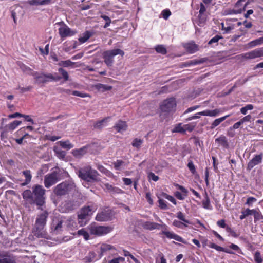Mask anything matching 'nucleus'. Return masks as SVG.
<instances>
[{
  "label": "nucleus",
  "mask_w": 263,
  "mask_h": 263,
  "mask_svg": "<svg viewBox=\"0 0 263 263\" xmlns=\"http://www.w3.org/2000/svg\"><path fill=\"white\" fill-rule=\"evenodd\" d=\"M161 14L165 20H167L168 17L171 15V12L168 9L164 10L162 11Z\"/></svg>",
  "instance_id": "obj_60"
},
{
  "label": "nucleus",
  "mask_w": 263,
  "mask_h": 263,
  "mask_svg": "<svg viewBox=\"0 0 263 263\" xmlns=\"http://www.w3.org/2000/svg\"><path fill=\"white\" fill-rule=\"evenodd\" d=\"M216 141H218L220 143L223 145H227V140L224 136H221L219 138L216 139Z\"/></svg>",
  "instance_id": "obj_62"
},
{
  "label": "nucleus",
  "mask_w": 263,
  "mask_h": 263,
  "mask_svg": "<svg viewBox=\"0 0 263 263\" xmlns=\"http://www.w3.org/2000/svg\"><path fill=\"white\" fill-rule=\"evenodd\" d=\"M65 205L67 206L66 212H68L74 209V205L72 204V202L70 201H68L65 202Z\"/></svg>",
  "instance_id": "obj_61"
},
{
  "label": "nucleus",
  "mask_w": 263,
  "mask_h": 263,
  "mask_svg": "<svg viewBox=\"0 0 263 263\" xmlns=\"http://www.w3.org/2000/svg\"><path fill=\"white\" fill-rule=\"evenodd\" d=\"M91 36V33L90 32L86 31L82 34V36L79 38V41L81 43H84L86 42Z\"/></svg>",
  "instance_id": "obj_35"
},
{
  "label": "nucleus",
  "mask_w": 263,
  "mask_h": 263,
  "mask_svg": "<svg viewBox=\"0 0 263 263\" xmlns=\"http://www.w3.org/2000/svg\"><path fill=\"white\" fill-rule=\"evenodd\" d=\"M206 21V16L204 14H200L198 16L196 23L199 26H203Z\"/></svg>",
  "instance_id": "obj_32"
},
{
  "label": "nucleus",
  "mask_w": 263,
  "mask_h": 263,
  "mask_svg": "<svg viewBox=\"0 0 263 263\" xmlns=\"http://www.w3.org/2000/svg\"><path fill=\"white\" fill-rule=\"evenodd\" d=\"M202 205H203V207L204 209H209V210L212 209V206L210 204V199L208 197L206 194H205V199L203 200L202 201Z\"/></svg>",
  "instance_id": "obj_39"
},
{
  "label": "nucleus",
  "mask_w": 263,
  "mask_h": 263,
  "mask_svg": "<svg viewBox=\"0 0 263 263\" xmlns=\"http://www.w3.org/2000/svg\"><path fill=\"white\" fill-rule=\"evenodd\" d=\"M162 234H164L168 238L173 239L175 233L170 231H163Z\"/></svg>",
  "instance_id": "obj_63"
},
{
  "label": "nucleus",
  "mask_w": 263,
  "mask_h": 263,
  "mask_svg": "<svg viewBox=\"0 0 263 263\" xmlns=\"http://www.w3.org/2000/svg\"><path fill=\"white\" fill-rule=\"evenodd\" d=\"M64 220L62 218V217H55L53 218L52 223H51V228L54 231L59 232L61 230L62 228V223Z\"/></svg>",
  "instance_id": "obj_14"
},
{
  "label": "nucleus",
  "mask_w": 263,
  "mask_h": 263,
  "mask_svg": "<svg viewBox=\"0 0 263 263\" xmlns=\"http://www.w3.org/2000/svg\"><path fill=\"white\" fill-rule=\"evenodd\" d=\"M201 63H202V62L200 61L194 60L189 61H187V62H185L184 63V65L185 67H189L191 65H197V64Z\"/></svg>",
  "instance_id": "obj_51"
},
{
  "label": "nucleus",
  "mask_w": 263,
  "mask_h": 263,
  "mask_svg": "<svg viewBox=\"0 0 263 263\" xmlns=\"http://www.w3.org/2000/svg\"><path fill=\"white\" fill-rule=\"evenodd\" d=\"M254 260L257 263H262L263 260L259 252H256L254 254Z\"/></svg>",
  "instance_id": "obj_55"
},
{
  "label": "nucleus",
  "mask_w": 263,
  "mask_h": 263,
  "mask_svg": "<svg viewBox=\"0 0 263 263\" xmlns=\"http://www.w3.org/2000/svg\"><path fill=\"white\" fill-rule=\"evenodd\" d=\"M176 107V102L174 98H169L164 100L160 105V109L161 113L160 114V117L161 119H164L163 114L165 115L166 114L173 112L175 110Z\"/></svg>",
  "instance_id": "obj_8"
},
{
  "label": "nucleus",
  "mask_w": 263,
  "mask_h": 263,
  "mask_svg": "<svg viewBox=\"0 0 263 263\" xmlns=\"http://www.w3.org/2000/svg\"><path fill=\"white\" fill-rule=\"evenodd\" d=\"M32 190L34 203L38 206V209L43 210V206L45 203V189L41 185L35 184L32 186Z\"/></svg>",
  "instance_id": "obj_2"
},
{
  "label": "nucleus",
  "mask_w": 263,
  "mask_h": 263,
  "mask_svg": "<svg viewBox=\"0 0 263 263\" xmlns=\"http://www.w3.org/2000/svg\"><path fill=\"white\" fill-rule=\"evenodd\" d=\"M19 66L22 71L26 74L32 75L34 77V74L36 73V72L23 63H19Z\"/></svg>",
  "instance_id": "obj_26"
},
{
  "label": "nucleus",
  "mask_w": 263,
  "mask_h": 263,
  "mask_svg": "<svg viewBox=\"0 0 263 263\" xmlns=\"http://www.w3.org/2000/svg\"><path fill=\"white\" fill-rule=\"evenodd\" d=\"M183 126H184L183 128L184 129L185 132L186 131L192 132L194 129V128L196 126V124L191 123V124H184V125H183Z\"/></svg>",
  "instance_id": "obj_52"
},
{
  "label": "nucleus",
  "mask_w": 263,
  "mask_h": 263,
  "mask_svg": "<svg viewBox=\"0 0 263 263\" xmlns=\"http://www.w3.org/2000/svg\"><path fill=\"white\" fill-rule=\"evenodd\" d=\"M159 206L160 209L163 210L167 209L168 207L166 204V202L165 200L162 199H159L158 200Z\"/></svg>",
  "instance_id": "obj_54"
},
{
  "label": "nucleus",
  "mask_w": 263,
  "mask_h": 263,
  "mask_svg": "<svg viewBox=\"0 0 263 263\" xmlns=\"http://www.w3.org/2000/svg\"><path fill=\"white\" fill-rule=\"evenodd\" d=\"M114 128L117 131V132L122 133L126 130L127 128V125L126 122L120 120L116 123Z\"/></svg>",
  "instance_id": "obj_20"
},
{
  "label": "nucleus",
  "mask_w": 263,
  "mask_h": 263,
  "mask_svg": "<svg viewBox=\"0 0 263 263\" xmlns=\"http://www.w3.org/2000/svg\"><path fill=\"white\" fill-rule=\"evenodd\" d=\"M125 258L122 257H119L117 258H114L109 261V263H120L124 262Z\"/></svg>",
  "instance_id": "obj_57"
},
{
  "label": "nucleus",
  "mask_w": 263,
  "mask_h": 263,
  "mask_svg": "<svg viewBox=\"0 0 263 263\" xmlns=\"http://www.w3.org/2000/svg\"><path fill=\"white\" fill-rule=\"evenodd\" d=\"M34 78L36 80L35 82L40 84L51 81H58L61 79V77L59 76L56 73L54 74L45 73H39L36 72V73L34 74Z\"/></svg>",
  "instance_id": "obj_6"
},
{
  "label": "nucleus",
  "mask_w": 263,
  "mask_h": 263,
  "mask_svg": "<svg viewBox=\"0 0 263 263\" xmlns=\"http://www.w3.org/2000/svg\"><path fill=\"white\" fill-rule=\"evenodd\" d=\"M118 54L123 57L124 52L120 49H114L104 51L103 53V58L104 59L105 63L108 66H111L114 62V58Z\"/></svg>",
  "instance_id": "obj_7"
},
{
  "label": "nucleus",
  "mask_w": 263,
  "mask_h": 263,
  "mask_svg": "<svg viewBox=\"0 0 263 263\" xmlns=\"http://www.w3.org/2000/svg\"><path fill=\"white\" fill-rule=\"evenodd\" d=\"M0 263H16L13 257L8 255V253L0 250Z\"/></svg>",
  "instance_id": "obj_16"
},
{
  "label": "nucleus",
  "mask_w": 263,
  "mask_h": 263,
  "mask_svg": "<svg viewBox=\"0 0 263 263\" xmlns=\"http://www.w3.org/2000/svg\"><path fill=\"white\" fill-rule=\"evenodd\" d=\"M221 111L219 109H215L214 110H205L202 111L201 114L203 116H210V117H216L219 115Z\"/></svg>",
  "instance_id": "obj_25"
},
{
  "label": "nucleus",
  "mask_w": 263,
  "mask_h": 263,
  "mask_svg": "<svg viewBox=\"0 0 263 263\" xmlns=\"http://www.w3.org/2000/svg\"><path fill=\"white\" fill-rule=\"evenodd\" d=\"M87 146H84L82 148L73 150L72 153L76 158H81L87 152Z\"/></svg>",
  "instance_id": "obj_21"
},
{
  "label": "nucleus",
  "mask_w": 263,
  "mask_h": 263,
  "mask_svg": "<svg viewBox=\"0 0 263 263\" xmlns=\"http://www.w3.org/2000/svg\"><path fill=\"white\" fill-rule=\"evenodd\" d=\"M22 196L28 203L30 204H35L33 198V192L30 190H26L22 193Z\"/></svg>",
  "instance_id": "obj_19"
},
{
  "label": "nucleus",
  "mask_w": 263,
  "mask_h": 263,
  "mask_svg": "<svg viewBox=\"0 0 263 263\" xmlns=\"http://www.w3.org/2000/svg\"><path fill=\"white\" fill-rule=\"evenodd\" d=\"M21 123L22 122L21 121H14L13 122L10 123L8 125V128L9 129L13 130L15 129L19 125H20Z\"/></svg>",
  "instance_id": "obj_46"
},
{
  "label": "nucleus",
  "mask_w": 263,
  "mask_h": 263,
  "mask_svg": "<svg viewBox=\"0 0 263 263\" xmlns=\"http://www.w3.org/2000/svg\"><path fill=\"white\" fill-rule=\"evenodd\" d=\"M173 226L176 227L178 228L183 229L184 227H186L187 225L186 223H183L181 221H178L177 220H174L172 223Z\"/></svg>",
  "instance_id": "obj_44"
},
{
  "label": "nucleus",
  "mask_w": 263,
  "mask_h": 263,
  "mask_svg": "<svg viewBox=\"0 0 263 263\" xmlns=\"http://www.w3.org/2000/svg\"><path fill=\"white\" fill-rule=\"evenodd\" d=\"M253 108L254 107L253 105L248 104L240 109V112L243 115H246L248 110H252L253 109Z\"/></svg>",
  "instance_id": "obj_49"
},
{
  "label": "nucleus",
  "mask_w": 263,
  "mask_h": 263,
  "mask_svg": "<svg viewBox=\"0 0 263 263\" xmlns=\"http://www.w3.org/2000/svg\"><path fill=\"white\" fill-rule=\"evenodd\" d=\"M77 234L79 235L83 236L84 238L87 240L89 239V234L84 229H82L77 232Z\"/></svg>",
  "instance_id": "obj_41"
},
{
  "label": "nucleus",
  "mask_w": 263,
  "mask_h": 263,
  "mask_svg": "<svg viewBox=\"0 0 263 263\" xmlns=\"http://www.w3.org/2000/svg\"><path fill=\"white\" fill-rule=\"evenodd\" d=\"M66 227L69 229H72L76 227V223L71 218H69L65 222Z\"/></svg>",
  "instance_id": "obj_40"
},
{
  "label": "nucleus",
  "mask_w": 263,
  "mask_h": 263,
  "mask_svg": "<svg viewBox=\"0 0 263 263\" xmlns=\"http://www.w3.org/2000/svg\"><path fill=\"white\" fill-rule=\"evenodd\" d=\"M58 143L60 144V146L63 148L67 149H70L73 147V145L70 143L69 141H59Z\"/></svg>",
  "instance_id": "obj_37"
},
{
  "label": "nucleus",
  "mask_w": 263,
  "mask_h": 263,
  "mask_svg": "<svg viewBox=\"0 0 263 263\" xmlns=\"http://www.w3.org/2000/svg\"><path fill=\"white\" fill-rule=\"evenodd\" d=\"M222 38V36L221 35H215L209 41L208 44L212 45L213 43H217L220 39H221Z\"/></svg>",
  "instance_id": "obj_53"
},
{
  "label": "nucleus",
  "mask_w": 263,
  "mask_h": 263,
  "mask_svg": "<svg viewBox=\"0 0 263 263\" xmlns=\"http://www.w3.org/2000/svg\"><path fill=\"white\" fill-rule=\"evenodd\" d=\"M59 72L61 73L62 75L63 78L64 79L65 81H67L69 79V75L68 72L63 68H60L58 69Z\"/></svg>",
  "instance_id": "obj_48"
},
{
  "label": "nucleus",
  "mask_w": 263,
  "mask_h": 263,
  "mask_svg": "<svg viewBox=\"0 0 263 263\" xmlns=\"http://www.w3.org/2000/svg\"><path fill=\"white\" fill-rule=\"evenodd\" d=\"M60 179L59 173L57 171H54L44 176V184L46 188H49L57 183Z\"/></svg>",
  "instance_id": "obj_10"
},
{
  "label": "nucleus",
  "mask_w": 263,
  "mask_h": 263,
  "mask_svg": "<svg viewBox=\"0 0 263 263\" xmlns=\"http://www.w3.org/2000/svg\"><path fill=\"white\" fill-rule=\"evenodd\" d=\"M76 63L71 61L69 60H65V61H61L59 63L58 65L61 66H63L64 67H73V65Z\"/></svg>",
  "instance_id": "obj_36"
},
{
  "label": "nucleus",
  "mask_w": 263,
  "mask_h": 263,
  "mask_svg": "<svg viewBox=\"0 0 263 263\" xmlns=\"http://www.w3.org/2000/svg\"><path fill=\"white\" fill-rule=\"evenodd\" d=\"M262 154L255 155L248 163L247 169L252 170L255 166L260 164L262 161Z\"/></svg>",
  "instance_id": "obj_15"
},
{
  "label": "nucleus",
  "mask_w": 263,
  "mask_h": 263,
  "mask_svg": "<svg viewBox=\"0 0 263 263\" xmlns=\"http://www.w3.org/2000/svg\"><path fill=\"white\" fill-rule=\"evenodd\" d=\"M238 57L247 60L261 58L263 57V47L256 48L249 52L241 54Z\"/></svg>",
  "instance_id": "obj_11"
},
{
  "label": "nucleus",
  "mask_w": 263,
  "mask_h": 263,
  "mask_svg": "<svg viewBox=\"0 0 263 263\" xmlns=\"http://www.w3.org/2000/svg\"><path fill=\"white\" fill-rule=\"evenodd\" d=\"M176 216L179 219H180V220L183 221L184 222H185L186 223L190 224L191 223L189 220L185 219V216L181 212H178L177 213Z\"/></svg>",
  "instance_id": "obj_50"
},
{
  "label": "nucleus",
  "mask_w": 263,
  "mask_h": 263,
  "mask_svg": "<svg viewBox=\"0 0 263 263\" xmlns=\"http://www.w3.org/2000/svg\"><path fill=\"white\" fill-rule=\"evenodd\" d=\"M263 44V36L252 41L245 45L247 49L251 48Z\"/></svg>",
  "instance_id": "obj_22"
},
{
  "label": "nucleus",
  "mask_w": 263,
  "mask_h": 263,
  "mask_svg": "<svg viewBox=\"0 0 263 263\" xmlns=\"http://www.w3.org/2000/svg\"><path fill=\"white\" fill-rule=\"evenodd\" d=\"M76 187L75 184L71 181H64L58 184L53 190L57 196H63L68 194Z\"/></svg>",
  "instance_id": "obj_5"
},
{
  "label": "nucleus",
  "mask_w": 263,
  "mask_h": 263,
  "mask_svg": "<svg viewBox=\"0 0 263 263\" xmlns=\"http://www.w3.org/2000/svg\"><path fill=\"white\" fill-rule=\"evenodd\" d=\"M116 249L113 246L109 244L103 243L100 247V251L101 254H103L108 251H115Z\"/></svg>",
  "instance_id": "obj_28"
},
{
  "label": "nucleus",
  "mask_w": 263,
  "mask_h": 263,
  "mask_svg": "<svg viewBox=\"0 0 263 263\" xmlns=\"http://www.w3.org/2000/svg\"><path fill=\"white\" fill-rule=\"evenodd\" d=\"M87 228L91 235L98 237L105 235L113 230L111 227L100 226L96 222L91 223Z\"/></svg>",
  "instance_id": "obj_4"
},
{
  "label": "nucleus",
  "mask_w": 263,
  "mask_h": 263,
  "mask_svg": "<svg viewBox=\"0 0 263 263\" xmlns=\"http://www.w3.org/2000/svg\"><path fill=\"white\" fill-rule=\"evenodd\" d=\"M155 50L158 53H161L162 54H165L167 53L166 48L163 45H157L155 47Z\"/></svg>",
  "instance_id": "obj_47"
},
{
  "label": "nucleus",
  "mask_w": 263,
  "mask_h": 263,
  "mask_svg": "<svg viewBox=\"0 0 263 263\" xmlns=\"http://www.w3.org/2000/svg\"><path fill=\"white\" fill-rule=\"evenodd\" d=\"M142 143L143 140L142 139L135 138L133 140L132 144L133 147L139 148Z\"/></svg>",
  "instance_id": "obj_45"
},
{
  "label": "nucleus",
  "mask_w": 263,
  "mask_h": 263,
  "mask_svg": "<svg viewBox=\"0 0 263 263\" xmlns=\"http://www.w3.org/2000/svg\"><path fill=\"white\" fill-rule=\"evenodd\" d=\"M148 177L150 179H152L154 181H157L159 179V177L155 175V174L152 172H151L148 174Z\"/></svg>",
  "instance_id": "obj_64"
},
{
  "label": "nucleus",
  "mask_w": 263,
  "mask_h": 263,
  "mask_svg": "<svg viewBox=\"0 0 263 263\" xmlns=\"http://www.w3.org/2000/svg\"><path fill=\"white\" fill-rule=\"evenodd\" d=\"M22 174L25 178V180L24 183L22 184V186H25L28 184L31 181L32 175L30 170H27L23 171Z\"/></svg>",
  "instance_id": "obj_24"
},
{
  "label": "nucleus",
  "mask_w": 263,
  "mask_h": 263,
  "mask_svg": "<svg viewBox=\"0 0 263 263\" xmlns=\"http://www.w3.org/2000/svg\"><path fill=\"white\" fill-rule=\"evenodd\" d=\"M187 167L192 174H194L196 173L195 165L192 161H190L188 162Z\"/></svg>",
  "instance_id": "obj_58"
},
{
  "label": "nucleus",
  "mask_w": 263,
  "mask_h": 263,
  "mask_svg": "<svg viewBox=\"0 0 263 263\" xmlns=\"http://www.w3.org/2000/svg\"><path fill=\"white\" fill-rule=\"evenodd\" d=\"M143 227L146 229L153 230L155 229H159L162 226L156 222L146 221L144 223Z\"/></svg>",
  "instance_id": "obj_23"
},
{
  "label": "nucleus",
  "mask_w": 263,
  "mask_h": 263,
  "mask_svg": "<svg viewBox=\"0 0 263 263\" xmlns=\"http://www.w3.org/2000/svg\"><path fill=\"white\" fill-rule=\"evenodd\" d=\"M56 25L60 26L58 31L61 39H64L67 37L72 36L77 33L76 30L70 28L63 21L57 23Z\"/></svg>",
  "instance_id": "obj_9"
},
{
  "label": "nucleus",
  "mask_w": 263,
  "mask_h": 263,
  "mask_svg": "<svg viewBox=\"0 0 263 263\" xmlns=\"http://www.w3.org/2000/svg\"><path fill=\"white\" fill-rule=\"evenodd\" d=\"M109 119V117L105 118L99 121H98L94 125V127L96 128H101L104 125V124L106 123L108 120Z\"/></svg>",
  "instance_id": "obj_38"
},
{
  "label": "nucleus",
  "mask_w": 263,
  "mask_h": 263,
  "mask_svg": "<svg viewBox=\"0 0 263 263\" xmlns=\"http://www.w3.org/2000/svg\"><path fill=\"white\" fill-rule=\"evenodd\" d=\"M114 167L117 170H120L124 166L126 165V163L124 161L121 160H117L116 161L113 163Z\"/></svg>",
  "instance_id": "obj_34"
},
{
  "label": "nucleus",
  "mask_w": 263,
  "mask_h": 263,
  "mask_svg": "<svg viewBox=\"0 0 263 263\" xmlns=\"http://www.w3.org/2000/svg\"><path fill=\"white\" fill-rule=\"evenodd\" d=\"M175 186L178 187V189H179L183 193V194H182L179 192H176L175 193V197L179 200H184L185 199V197L187 196V194L188 193L187 190L184 187L178 184H175Z\"/></svg>",
  "instance_id": "obj_18"
},
{
  "label": "nucleus",
  "mask_w": 263,
  "mask_h": 263,
  "mask_svg": "<svg viewBox=\"0 0 263 263\" xmlns=\"http://www.w3.org/2000/svg\"><path fill=\"white\" fill-rule=\"evenodd\" d=\"M112 215L111 211L109 209H104L99 211L95 218V219L98 221H106L111 219Z\"/></svg>",
  "instance_id": "obj_13"
},
{
  "label": "nucleus",
  "mask_w": 263,
  "mask_h": 263,
  "mask_svg": "<svg viewBox=\"0 0 263 263\" xmlns=\"http://www.w3.org/2000/svg\"><path fill=\"white\" fill-rule=\"evenodd\" d=\"M53 151L58 157L61 158V159L64 158L65 157V155H66V152L65 151L61 149L58 146H54L53 147Z\"/></svg>",
  "instance_id": "obj_33"
},
{
  "label": "nucleus",
  "mask_w": 263,
  "mask_h": 263,
  "mask_svg": "<svg viewBox=\"0 0 263 263\" xmlns=\"http://www.w3.org/2000/svg\"><path fill=\"white\" fill-rule=\"evenodd\" d=\"M94 87L97 90L102 91L109 90L112 88L111 86L106 85L101 83L96 84Z\"/></svg>",
  "instance_id": "obj_30"
},
{
  "label": "nucleus",
  "mask_w": 263,
  "mask_h": 263,
  "mask_svg": "<svg viewBox=\"0 0 263 263\" xmlns=\"http://www.w3.org/2000/svg\"><path fill=\"white\" fill-rule=\"evenodd\" d=\"M78 176L82 179L87 182H95L99 180V174L90 166L80 168L78 171Z\"/></svg>",
  "instance_id": "obj_3"
},
{
  "label": "nucleus",
  "mask_w": 263,
  "mask_h": 263,
  "mask_svg": "<svg viewBox=\"0 0 263 263\" xmlns=\"http://www.w3.org/2000/svg\"><path fill=\"white\" fill-rule=\"evenodd\" d=\"M215 250H216L218 251L224 252H226V253H229V254H234V252H232V251H231L229 249H226L224 248L219 246H217V245L216 246Z\"/></svg>",
  "instance_id": "obj_59"
},
{
  "label": "nucleus",
  "mask_w": 263,
  "mask_h": 263,
  "mask_svg": "<svg viewBox=\"0 0 263 263\" xmlns=\"http://www.w3.org/2000/svg\"><path fill=\"white\" fill-rule=\"evenodd\" d=\"M105 189L107 191L112 193H120L122 190L118 187H114L109 183L104 184Z\"/></svg>",
  "instance_id": "obj_29"
},
{
  "label": "nucleus",
  "mask_w": 263,
  "mask_h": 263,
  "mask_svg": "<svg viewBox=\"0 0 263 263\" xmlns=\"http://www.w3.org/2000/svg\"><path fill=\"white\" fill-rule=\"evenodd\" d=\"M184 126L181 123L177 124L173 129V132L180 133L182 134L185 133Z\"/></svg>",
  "instance_id": "obj_42"
},
{
  "label": "nucleus",
  "mask_w": 263,
  "mask_h": 263,
  "mask_svg": "<svg viewBox=\"0 0 263 263\" xmlns=\"http://www.w3.org/2000/svg\"><path fill=\"white\" fill-rule=\"evenodd\" d=\"M185 47L191 53H194L198 50L197 45L194 43L187 44Z\"/></svg>",
  "instance_id": "obj_31"
},
{
  "label": "nucleus",
  "mask_w": 263,
  "mask_h": 263,
  "mask_svg": "<svg viewBox=\"0 0 263 263\" xmlns=\"http://www.w3.org/2000/svg\"><path fill=\"white\" fill-rule=\"evenodd\" d=\"M97 209V206L92 203L84 206L81 209L80 213L78 215L79 219L81 220L86 219L87 216L91 215Z\"/></svg>",
  "instance_id": "obj_12"
},
{
  "label": "nucleus",
  "mask_w": 263,
  "mask_h": 263,
  "mask_svg": "<svg viewBox=\"0 0 263 263\" xmlns=\"http://www.w3.org/2000/svg\"><path fill=\"white\" fill-rule=\"evenodd\" d=\"M36 217L33 229L34 235L38 238H46L47 234L44 229L46 224L49 212L46 210H41Z\"/></svg>",
  "instance_id": "obj_1"
},
{
  "label": "nucleus",
  "mask_w": 263,
  "mask_h": 263,
  "mask_svg": "<svg viewBox=\"0 0 263 263\" xmlns=\"http://www.w3.org/2000/svg\"><path fill=\"white\" fill-rule=\"evenodd\" d=\"M163 197L165 198V199H167L169 201H170L171 202H172L174 205H176L177 202L175 199L172 196L168 195L166 193H163L162 194Z\"/></svg>",
  "instance_id": "obj_56"
},
{
  "label": "nucleus",
  "mask_w": 263,
  "mask_h": 263,
  "mask_svg": "<svg viewBox=\"0 0 263 263\" xmlns=\"http://www.w3.org/2000/svg\"><path fill=\"white\" fill-rule=\"evenodd\" d=\"M98 169L102 173L105 174L106 176L108 177H111L113 176V174L108 171V170L106 169L104 166L102 165H99L98 167Z\"/></svg>",
  "instance_id": "obj_43"
},
{
  "label": "nucleus",
  "mask_w": 263,
  "mask_h": 263,
  "mask_svg": "<svg viewBox=\"0 0 263 263\" xmlns=\"http://www.w3.org/2000/svg\"><path fill=\"white\" fill-rule=\"evenodd\" d=\"M54 2V0H29L27 3L30 6H44L50 5Z\"/></svg>",
  "instance_id": "obj_17"
},
{
  "label": "nucleus",
  "mask_w": 263,
  "mask_h": 263,
  "mask_svg": "<svg viewBox=\"0 0 263 263\" xmlns=\"http://www.w3.org/2000/svg\"><path fill=\"white\" fill-rule=\"evenodd\" d=\"M230 115H228L222 117L221 118L215 119L211 124L210 128L214 129L217 126H218L222 122L224 121L227 118H228Z\"/></svg>",
  "instance_id": "obj_27"
}]
</instances>
